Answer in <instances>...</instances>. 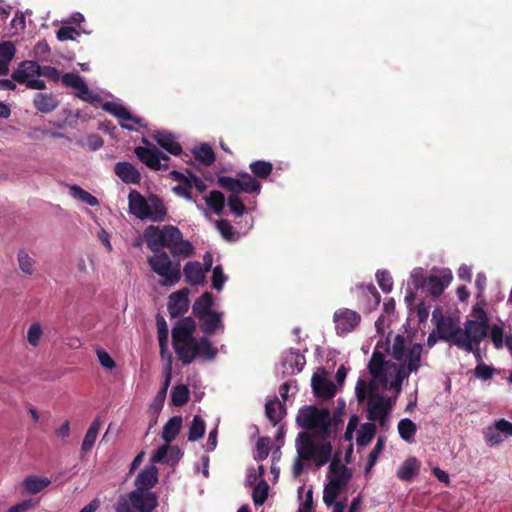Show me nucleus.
Wrapping results in <instances>:
<instances>
[{"mask_svg": "<svg viewBox=\"0 0 512 512\" xmlns=\"http://www.w3.org/2000/svg\"><path fill=\"white\" fill-rule=\"evenodd\" d=\"M38 505L37 502L32 499L23 500L16 505L10 507L7 512H28V510L35 508Z\"/></svg>", "mask_w": 512, "mask_h": 512, "instance_id": "nucleus-64", "label": "nucleus"}, {"mask_svg": "<svg viewBox=\"0 0 512 512\" xmlns=\"http://www.w3.org/2000/svg\"><path fill=\"white\" fill-rule=\"evenodd\" d=\"M33 105L38 112L49 114L59 106V100L53 93L39 92L33 97Z\"/></svg>", "mask_w": 512, "mask_h": 512, "instance_id": "nucleus-23", "label": "nucleus"}, {"mask_svg": "<svg viewBox=\"0 0 512 512\" xmlns=\"http://www.w3.org/2000/svg\"><path fill=\"white\" fill-rule=\"evenodd\" d=\"M473 313L478 319L467 320L464 328L461 330V338L455 341V346L468 353L472 350V344L480 345L487 337L489 331V319L485 310L480 307H474Z\"/></svg>", "mask_w": 512, "mask_h": 512, "instance_id": "nucleus-4", "label": "nucleus"}, {"mask_svg": "<svg viewBox=\"0 0 512 512\" xmlns=\"http://www.w3.org/2000/svg\"><path fill=\"white\" fill-rule=\"evenodd\" d=\"M420 463L415 457L407 458L397 471V476L400 480L410 482L414 475L418 473Z\"/></svg>", "mask_w": 512, "mask_h": 512, "instance_id": "nucleus-31", "label": "nucleus"}, {"mask_svg": "<svg viewBox=\"0 0 512 512\" xmlns=\"http://www.w3.org/2000/svg\"><path fill=\"white\" fill-rule=\"evenodd\" d=\"M389 409L390 404L388 399L380 394H370L367 409V418L370 421H379L380 425H384Z\"/></svg>", "mask_w": 512, "mask_h": 512, "instance_id": "nucleus-13", "label": "nucleus"}, {"mask_svg": "<svg viewBox=\"0 0 512 512\" xmlns=\"http://www.w3.org/2000/svg\"><path fill=\"white\" fill-rule=\"evenodd\" d=\"M156 325L158 329V341L161 351H164L168 341V326L165 319L161 315L156 317Z\"/></svg>", "mask_w": 512, "mask_h": 512, "instance_id": "nucleus-48", "label": "nucleus"}, {"mask_svg": "<svg viewBox=\"0 0 512 512\" xmlns=\"http://www.w3.org/2000/svg\"><path fill=\"white\" fill-rule=\"evenodd\" d=\"M249 168L256 178L266 179L273 171V164L265 160H257L250 163Z\"/></svg>", "mask_w": 512, "mask_h": 512, "instance_id": "nucleus-36", "label": "nucleus"}, {"mask_svg": "<svg viewBox=\"0 0 512 512\" xmlns=\"http://www.w3.org/2000/svg\"><path fill=\"white\" fill-rule=\"evenodd\" d=\"M417 426L416 424L408 418L401 419L398 422V432L400 437L406 442H412L414 439V435L416 434Z\"/></svg>", "mask_w": 512, "mask_h": 512, "instance_id": "nucleus-37", "label": "nucleus"}, {"mask_svg": "<svg viewBox=\"0 0 512 512\" xmlns=\"http://www.w3.org/2000/svg\"><path fill=\"white\" fill-rule=\"evenodd\" d=\"M490 337L496 349L503 347V329L494 324L490 329Z\"/></svg>", "mask_w": 512, "mask_h": 512, "instance_id": "nucleus-63", "label": "nucleus"}, {"mask_svg": "<svg viewBox=\"0 0 512 512\" xmlns=\"http://www.w3.org/2000/svg\"><path fill=\"white\" fill-rule=\"evenodd\" d=\"M474 373L477 378L487 381L492 378L494 374V368L486 365L485 363H480L477 364Z\"/></svg>", "mask_w": 512, "mask_h": 512, "instance_id": "nucleus-62", "label": "nucleus"}, {"mask_svg": "<svg viewBox=\"0 0 512 512\" xmlns=\"http://www.w3.org/2000/svg\"><path fill=\"white\" fill-rule=\"evenodd\" d=\"M42 328L39 323H33L30 325L28 332H27V341L30 345L33 347H36L39 345L41 336H42Z\"/></svg>", "mask_w": 512, "mask_h": 512, "instance_id": "nucleus-54", "label": "nucleus"}, {"mask_svg": "<svg viewBox=\"0 0 512 512\" xmlns=\"http://www.w3.org/2000/svg\"><path fill=\"white\" fill-rule=\"evenodd\" d=\"M51 481L46 477L28 476L22 482V487L27 494H37L50 485Z\"/></svg>", "mask_w": 512, "mask_h": 512, "instance_id": "nucleus-28", "label": "nucleus"}, {"mask_svg": "<svg viewBox=\"0 0 512 512\" xmlns=\"http://www.w3.org/2000/svg\"><path fill=\"white\" fill-rule=\"evenodd\" d=\"M18 263L25 274L31 275L33 273L35 261L23 250L18 253Z\"/></svg>", "mask_w": 512, "mask_h": 512, "instance_id": "nucleus-52", "label": "nucleus"}, {"mask_svg": "<svg viewBox=\"0 0 512 512\" xmlns=\"http://www.w3.org/2000/svg\"><path fill=\"white\" fill-rule=\"evenodd\" d=\"M239 176L241 177L240 182H241L242 192H245V193H254V192L259 193L260 192L261 183L258 180H256L254 177H252L249 173L244 172V173L239 174Z\"/></svg>", "mask_w": 512, "mask_h": 512, "instance_id": "nucleus-45", "label": "nucleus"}, {"mask_svg": "<svg viewBox=\"0 0 512 512\" xmlns=\"http://www.w3.org/2000/svg\"><path fill=\"white\" fill-rule=\"evenodd\" d=\"M269 485L265 480H261L253 489L252 498L256 506H261L265 503L268 497Z\"/></svg>", "mask_w": 512, "mask_h": 512, "instance_id": "nucleus-46", "label": "nucleus"}, {"mask_svg": "<svg viewBox=\"0 0 512 512\" xmlns=\"http://www.w3.org/2000/svg\"><path fill=\"white\" fill-rule=\"evenodd\" d=\"M128 207L129 212L140 220L162 222L167 216V208L156 194H150L145 198L139 191L131 190L128 195Z\"/></svg>", "mask_w": 512, "mask_h": 512, "instance_id": "nucleus-3", "label": "nucleus"}, {"mask_svg": "<svg viewBox=\"0 0 512 512\" xmlns=\"http://www.w3.org/2000/svg\"><path fill=\"white\" fill-rule=\"evenodd\" d=\"M452 280L450 271H443L441 276L430 275L427 277L424 290L433 297H439Z\"/></svg>", "mask_w": 512, "mask_h": 512, "instance_id": "nucleus-22", "label": "nucleus"}, {"mask_svg": "<svg viewBox=\"0 0 512 512\" xmlns=\"http://www.w3.org/2000/svg\"><path fill=\"white\" fill-rule=\"evenodd\" d=\"M199 321V327L206 336H212L224 331L223 314L218 311H212L204 316L196 317Z\"/></svg>", "mask_w": 512, "mask_h": 512, "instance_id": "nucleus-17", "label": "nucleus"}, {"mask_svg": "<svg viewBox=\"0 0 512 512\" xmlns=\"http://www.w3.org/2000/svg\"><path fill=\"white\" fill-rule=\"evenodd\" d=\"M130 503L138 512H151L158 505L157 496L150 491L134 490L128 494Z\"/></svg>", "mask_w": 512, "mask_h": 512, "instance_id": "nucleus-14", "label": "nucleus"}, {"mask_svg": "<svg viewBox=\"0 0 512 512\" xmlns=\"http://www.w3.org/2000/svg\"><path fill=\"white\" fill-rule=\"evenodd\" d=\"M182 427L181 416H173L164 425L162 438L166 443H171L179 434Z\"/></svg>", "mask_w": 512, "mask_h": 512, "instance_id": "nucleus-33", "label": "nucleus"}, {"mask_svg": "<svg viewBox=\"0 0 512 512\" xmlns=\"http://www.w3.org/2000/svg\"><path fill=\"white\" fill-rule=\"evenodd\" d=\"M286 362L290 363V366L293 370H297V372L302 371L306 360L305 357L300 354L297 350L291 349L286 356Z\"/></svg>", "mask_w": 512, "mask_h": 512, "instance_id": "nucleus-51", "label": "nucleus"}, {"mask_svg": "<svg viewBox=\"0 0 512 512\" xmlns=\"http://www.w3.org/2000/svg\"><path fill=\"white\" fill-rule=\"evenodd\" d=\"M195 331L196 322L190 316L183 317L176 322L172 329V346L178 359L182 357L195 339Z\"/></svg>", "mask_w": 512, "mask_h": 512, "instance_id": "nucleus-7", "label": "nucleus"}, {"mask_svg": "<svg viewBox=\"0 0 512 512\" xmlns=\"http://www.w3.org/2000/svg\"><path fill=\"white\" fill-rule=\"evenodd\" d=\"M189 289L182 288L172 293L168 300V312L171 318H178L184 315L189 308Z\"/></svg>", "mask_w": 512, "mask_h": 512, "instance_id": "nucleus-16", "label": "nucleus"}, {"mask_svg": "<svg viewBox=\"0 0 512 512\" xmlns=\"http://www.w3.org/2000/svg\"><path fill=\"white\" fill-rule=\"evenodd\" d=\"M216 227L220 234L228 241L233 240L234 231L233 227L228 220L220 219L215 222Z\"/></svg>", "mask_w": 512, "mask_h": 512, "instance_id": "nucleus-57", "label": "nucleus"}, {"mask_svg": "<svg viewBox=\"0 0 512 512\" xmlns=\"http://www.w3.org/2000/svg\"><path fill=\"white\" fill-rule=\"evenodd\" d=\"M155 140L160 147H162L168 153L174 156H178L182 152L181 145L175 140L173 135L170 133H158L155 136Z\"/></svg>", "mask_w": 512, "mask_h": 512, "instance_id": "nucleus-30", "label": "nucleus"}, {"mask_svg": "<svg viewBox=\"0 0 512 512\" xmlns=\"http://www.w3.org/2000/svg\"><path fill=\"white\" fill-rule=\"evenodd\" d=\"M194 156L196 160L204 164L205 166H210L215 162V153L213 149L208 144H201L194 150Z\"/></svg>", "mask_w": 512, "mask_h": 512, "instance_id": "nucleus-38", "label": "nucleus"}, {"mask_svg": "<svg viewBox=\"0 0 512 512\" xmlns=\"http://www.w3.org/2000/svg\"><path fill=\"white\" fill-rule=\"evenodd\" d=\"M100 426H101V422L98 417L95 418L94 421L90 424V426L84 436L82 445H81V450L84 453H88L93 448L96 438H97V435H98V432H99V429H100Z\"/></svg>", "mask_w": 512, "mask_h": 512, "instance_id": "nucleus-34", "label": "nucleus"}, {"mask_svg": "<svg viewBox=\"0 0 512 512\" xmlns=\"http://www.w3.org/2000/svg\"><path fill=\"white\" fill-rule=\"evenodd\" d=\"M265 415L273 426H276L286 415L285 405L275 397L274 400H269L265 405Z\"/></svg>", "mask_w": 512, "mask_h": 512, "instance_id": "nucleus-27", "label": "nucleus"}, {"mask_svg": "<svg viewBox=\"0 0 512 512\" xmlns=\"http://www.w3.org/2000/svg\"><path fill=\"white\" fill-rule=\"evenodd\" d=\"M189 389L184 384H179L173 387L171 391V402L174 406L180 407L186 404L189 400Z\"/></svg>", "mask_w": 512, "mask_h": 512, "instance_id": "nucleus-43", "label": "nucleus"}, {"mask_svg": "<svg viewBox=\"0 0 512 512\" xmlns=\"http://www.w3.org/2000/svg\"><path fill=\"white\" fill-rule=\"evenodd\" d=\"M228 206L236 217H240L246 212V207L238 195L228 197Z\"/></svg>", "mask_w": 512, "mask_h": 512, "instance_id": "nucleus-55", "label": "nucleus"}, {"mask_svg": "<svg viewBox=\"0 0 512 512\" xmlns=\"http://www.w3.org/2000/svg\"><path fill=\"white\" fill-rule=\"evenodd\" d=\"M227 277L223 273L220 265H217L212 270V287L218 291L222 290Z\"/></svg>", "mask_w": 512, "mask_h": 512, "instance_id": "nucleus-56", "label": "nucleus"}, {"mask_svg": "<svg viewBox=\"0 0 512 512\" xmlns=\"http://www.w3.org/2000/svg\"><path fill=\"white\" fill-rule=\"evenodd\" d=\"M333 320L338 335H347L354 331L361 322V315L348 308H339L334 312Z\"/></svg>", "mask_w": 512, "mask_h": 512, "instance_id": "nucleus-12", "label": "nucleus"}, {"mask_svg": "<svg viewBox=\"0 0 512 512\" xmlns=\"http://www.w3.org/2000/svg\"><path fill=\"white\" fill-rule=\"evenodd\" d=\"M217 353V348L213 346L208 336L204 335L200 339L195 338L179 360L183 365H189L196 357L211 360L215 358Z\"/></svg>", "mask_w": 512, "mask_h": 512, "instance_id": "nucleus-10", "label": "nucleus"}, {"mask_svg": "<svg viewBox=\"0 0 512 512\" xmlns=\"http://www.w3.org/2000/svg\"><path fill=\"white\" fill-rule=\"evenodd\" d=\"M185 280L190 285H200L205 282L206 273L198 261L187 262L183 269Z\"/></svg>", "mask_w": 512, "mask_h": 512, "instance_id": "nucleus-26", "label": "nucleus"}, {"mask_svg": "<svg viewBox=\"0 0 512 512\" xmlns=\"http://www.w3.org/2000/svg\"><path fill=\"white\" fill-rule=\"evenodd\" d=\"M408 353L409 349L406 350L405 337L403 335L397 334L392 345V357L397 361H401L404 359L405 356L406 359L408 358Z\"/></svg>", "mask_w": 512, "mask_h": 512, "instance_id": "nucleus-44", "label": "nucleus"}, {"mask_svg": "<svg viewBox=\"0 0 512 512\" xmlns=\"http://www.w3.org/2000/svg\"><path fill=\"white\" fill-rule=\"evenodd\" d=\"M144 144L149 147L138 146L134 149L137 158L152 170H167L170 158L159 151L154 145H151L145 138L142 139Z\"/></svg>", "mask_w": 512, "mask_h": 512, "instance_id": "nucleus-8", "label": "nucleus"}, {"mask_svg": "<svg viewBox=\"0 0 512 512\" xmlns=\"http://www.w3.org/2000/svg\"><path fill=\"white\" fill-rule=\"evenodd\" d=\"M39 64L36 61L24 60L19 63L18 67L13 70L11 78L19 83L25 85L30 79L38 76Z\"/></svg>", "mask_w": 512, "mask_h": 512, "instance_id": "nucleus-18", "label": "nucleus"}, {"mask_svg": "<svg viewBox=\"0 0 512 512\" xmlns=\"http://www.w3.org/2000/svg\"><path fill=\"white\" fill-rule=\"evenodd\" d=\"M358 401L362 402L366 397H369L372 392L371 385H368L365 380L359 378L355 388Z\"/></svg>", "mask_w": 512, "mask_h": 512, "instance_id": "nucleus-59", "label": "nucleus"}, {"mask_svg": "<svg viewBox=\"0 0 512 512\" xmlns=\"http://www.w3.org/2000/svg\"><path fill=\"white\" fill-rule=\"evenodd\" d=\"M158 481V469L151 465L142 470L135 479V486L138 490L149 491Z\"/></svg>", "mask_w": 512, "mask_h": 512, "instance_id": "nucleus-25", "label": "nucleus"}, {"mask_svg": "<svg viewBox=\"0 0 512 512\" xmlns=\"http://www.w3.org/2000/svg\"><path fill=\"white\" fill-rule=\"evenodd\" d=\"M69 193L73 198L78 199L79 201H81L89 206L93 207V206L98 205V203H99L98 199L95 196H93L86 190L82 189L78 185H71L69 187Z\"/></svg>", "mask_w": 512, "mask_h": 512, "instance_id": "nucleus-40", "label": "nucleus"}, {"mask_svg": "<svg viewBox=\"0 0 512 512\" xmlns=\"http://www.w3.org/2000/svg\"><path fill=\"white\" fill-rule=\"evenodd\" d=\"M191 189H192V180L183 182V183H179L178 185H176L172 188V191L178 196L184 197L187 200H191L192 199Z\"/></svg>", "mask_w": 512, "mask_h": 512, "instance_id": "nucleus-61", "label": "nucleus"}, {"mask_svg": "<svg viewBox=\"0 0 512 512\" xmlns=\"http://www.w3.org/2000/svg\"><path fill=\"white\" fill-rule=\"evenodd\" d=\"M205 429V421L202 419L201 416L195 415L189 427L188 440L192 442L199 440L204 436Z\"/></svg>", "mask_w": 512, "mask_h": 512, "instance_id": "nucleus-41", "label": "nucleus"}, {"mask_svg": "<svg viewBox=\"0 0 512 512\" xmlns=\"http://www.w3.org/2000/svg\"><path fill=\"white\" fill-rule=\"evenodd\" d=\"M218 184L223 189L231 192V195H238L242 192L240 179L229 176H221L218 178Z\"/></svg>", "mask_w": 512, "mask_h": 512, "instance_id": "nucleus-47", "label": "nucleus"}, {"mask_svg": "<svg viewBox=\"0 0 512 512\" xmlns=\"http://www.w3.org/2000/svg\"><path fill=\"white\" fill-rule=\"evenodd\" d=\"M330 479L335 481L341 488H345L352 478V473L345 465L341 464L338 456H334L329 465Z\"/></svg>", "mask_w": 512, "mask_h": 512, "instance_id": "nucleus-21", "label": "nucleus"}, {"mask_svg": "<svg viewBox=\"0 0 512 512\" xmlns=\"http://www.w3.org/2000/svg\"><path fill=\"white\" fill-rule=\"evenodd\" d=\"M61 81L66 87L76 89L84 81V79L76 73L69 72L61 76Z\"/></svg>", "mask_w": 512, "mask_h": 512, "instance_id": "nucleus-60", "label": "nucleus"}, {"mask_svg": "<svg viewBox=\"0 0 512 512\" xmlns=\"http://www.w3.org/2000/svg\"><path fill=\"white\" fill-rule=\"evenodd\" d=\"M432 316L433 319L438 318L436 330L439 339L455 345L456 339L461 338L462 328L455 323L453 318L444 317L439 309L434 310Z\"/></svg>", "mask_w": 512, "mask_h": 512, "instance_id": "nucleus-11", "label": "nucleus"}, {"mask_svg": "<svg viewBox=\"0 0 512 512\" xmlns=\"http://www.w3.org/2000/svg\"><path fill=\"white\" fill-rule=\"evenodd\" d=\"M311 386L313 389L314 394L317 397H321L324 399H330L334 397L336 393V386L335 384L317 374L313 375L311 380Z\"/></svg>", "mask_w": 512, "mask_h": 512, "instance_id": "nucleus-24", "label": "nucleus"}, {"mask_svg": "<svg viewBox=\"0 0 512 512\" xmlns=\"http://www.w3.org/2000/svg\"><path fill=\"white\" fill-rule=\"evenodd\" d=\"M384 445H385L384 438L383 437H379L377 439L375 447L373 448V450L369 454V457H368V460H367V463H366V467H365V471L366 472H369L370 469L376 464L377 459H378L380 453L384 449Z\"/></svg>", "mask_w": 512, "mask_h": 512, "instance_id": "nucleus-50", "label": "nucleus"}, {"mask_svg": "<svg viewBox=\"0 0 512 512\" xmlns=\"http://www.w3.org/2000/svg\"><path fill=\"white\" fill-rule=\"evenodd\" d=\"M376 279L379 287L385 293H390L393 289V278L386 270H380L376 273Z\"/></svg>", "mask_w": 512, "mask_h": 512, "instance_id": "nucleus-49", "label": "nucleus"}, {"mask_svg": "<svg viewBox=\"0 0 512 512\" xmlns=\"http://www.w3.org/2000/svg\"><path fill=\"white\" fill-rule=\"evenodd\" d=\"M351 294L355 300V306L364 313L376 309L380 303V294L373 284L357 285L351 289Z\"/></svg>", "mask_w": 512, "mask_h": 512, "instance_id": "nucleus-9", "label": "nucleus"}, {"mask_svg": "<svg viewBox=\"0 0 512 512\" xmlns=\"http://www.w3.org/2000/svg\"><path fill=\"white\" fill-rule=\"evenodd\" d=\"M270 452V439L261 437L256 443L255 459L258 461H264Z\"/></svg>", "mask_w": 512, "mask_h": 512, "instance_id": "nucleus-53", "label": "nucleus"}, {"mask_svg": "<svg viewBox=\"0 0 512 512\" xmlns=\"http://www.w3.org/2000/svg\"><path fill=\"white\" fill-rule=\"evenodd\" d=\"M168 453H175V459L179 460L182 453L177 446H170V443L161 445L152 455L151 461L153 463L167 464L170 463Z\"/></svg>", "mask_w": 512, "mask_h": 512, "instance_id": "nucleus-32", "label": "nucleus"}, {"mask_svg": "<svg viewBox=\"0 0 512 512\" xmlns=\"http://www.w3.org/2000/svg\"><path fill=\"white\" fill-rule=\"evenodd\" d=\"M297 453L300 459L312 460L317 467H322L330 460L332 445L330 442L317 444L310 434L301 432L297 437Z\"/></svg>", "mask_w": 512, "mask_h": 512, "instance_id": "nucleus-5", "label": "nucleus"}, {"mask_svg": "<svg viewBox=\"0 0 512 512\" xmlns=\"http://www.w3.org/2000/svg\"><path fill=\"white\" fill-rule=\"evenodd\" d=\"M206 204L214 211L215 214L220 215L225 206V197L222 192L213 190L205 198Z\"/></svg>", "mask_w": 512, "mask_h": 512, "instance_id": "nucleus-42", "label": "nucleus"}, {"mask_svg": "<svg viewBox=\"0 0 512 512\" xmlns=\"http://www.w3.org/2000/svg\"><path fill=\"white\" fill-rule=\"evenodd\" d=\"M16 53L15 45L11 41L0 43V59L10 62Z\"/></svg>", "mask_w": 512, "mask_h": 512, "instance_id": "nucleus-58", "label": "nucleus"}, {"mask_svg": "<svg viewBox=\"0 0 512 512\" xmlns=\"http://www.w3.org/2000/svg\"><path fill=\"white\" fill-rule=\"evenodd\" d=\"M339 484L335 481H329L323 490V502L327 507H331L332 504L337 503L336 501L337 497L339 496L341 490Z\"/></svg>", "mask_w": 512, "mask_h": 512, "instance_id": "nucleus-39", "label": "nucleus"}, {"mask_svg": "<svg viewBox=\"0 0 512 512\" xmlns=\"http://www.w3.org/2000/svg\"><path fill=\"white\" fill-rule=\"evenodd\" d=\"M296 421L306 430L318 429L325 437L329 436L332 431L331 414L327 408H318L313 405L304 406L299 410Z\"/></svg>", "mask_w": 512, "mask_h": 512, "instance_id": "nucleus-6", "label": "nucleus"}, {"mask_svg": "<svg viewBox=\"0 0 512 512\" xmlns=\"http://www.w3.org/2000/svg\"><path fill=\"white\" fill-rule=\"evenodd\" d=\"M114 173L125 184H139L141 174L139 170L130 162H117L114 166Z\"/></svg>", "mask_w": 512, "mask_h": 512, "instance_id": "nucleus-20", "label": "nucleus"}, {"mask_svg": "<svg viewBox=\"0 0 512 512\" xmlns=\"http://www.w3.org/2000/svg\"><path fill=\"white\" fill-rule=\"evenodd\" d=\"M144 239L147 247L154 253L148 257L147 262L151 270L162 277L161 285L174 286L181 279L180 262H172L169 255L162 248H167L173 257L189 258L194 255L195 249L189 240L183 239L180 229L174 225L148 226L144 230Z\"/></svg>", "mask_w": 512, "mask_h": 512, "instance_id": "nucleus-1", "label": "nucleus"}, {"mask_svg": "<svg viewBox=\"0 0 512 512\" xmlns=\"http://www.w3.org/2000/svg\"><path fill=\"white\" fill-rule=\"evenodd\" d=\"M102 109L112 114L113 116L119 118L120 120L131 121L134 124L143 128L147 127V124L145 123L144 119L132 115L131 112L122 104L107 101L102 105Z\"/></svg>", "mask_w": 512, "mask_h": 512, "instance_id": "nucleus-19", "label": "nucleus"}, {"mask_svg": "<svg viewBox=\"0 0 512 512\" xmlns=\"http://www.w3.org/2000/svg\"><path fill=\"white\" fill-rule=\"evenodd\" d=\"M501 433L512 436V423L504 418L496 420L493 426L485 428L483 436L488 445L495 446L503 441Z\"/></svg>", "mask_w": 512, "mask_h": 512, "instance_id": "nucleus-15", "label": "nucleus"}, {"mask_svg": "<svg viewBox=\"0 0 512 512\" xmlns=\"http://www.w3.org/2000/svg\"><path fill=\"white\" fill-rule=\"evenodd\" d=\"M214 304V298L212 293L204 292L199 298H197L192 306L193 315L196 317L204 316L207 313L214 311L212 306Z\"/></svg>", "mask_w": 512, "mask_h": 512, "instance_id": "nucleus-29", "label": "nucleus"}, {"mask_svg": "<svg viewBox=\"0 0 512 512\" xmlns=\"http://www.w3.org/2000/svg\"><path fill=\"white\" fill-rule=\"evenodd\" d=\"M381 350L389 352L388 338L384 343H377L368 364L369 373L374 379L381 382L384 388L394 389L399 392L403 380L408 378L410 373L416 372L419 369L423 347L419 343L413 344L409 348L407 360L400 366L385 361L384 354Z\"/></svg>", "mask_w": 512, "mask_h": 512, "instance_id": "nucleus-2", "label": "nucleus"}, {"mask_svg": "<svg viewBox=\"0 0 512 512\" xmlns=\"http://www.w3.org/2000/svg\"><path fill=\"white\" fill-rule=\"evenodd\" d=\"M376 425L374 423H364L357 433L356 442L358 446H367L376 434Z\"/></svg>", "mask_w": 512, "mask_h": 512, "instance_id": "nucleus-35", "label": "nucleus"}]
</instances>
